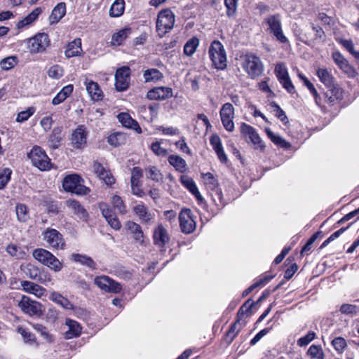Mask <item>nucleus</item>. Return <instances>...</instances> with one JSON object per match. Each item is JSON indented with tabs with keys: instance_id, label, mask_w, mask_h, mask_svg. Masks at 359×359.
Returning <instances> with one entry per match:
<instances>
[{
	"instance_id": "16",
	"label": "nucleus",
	"mask_w": 359,
	"mask_h": 359,
	"mask_svg": "<svg viewBox=\"0 0 359 359\" xmlns=\"http://www.w3.org/2000/svg\"><path fill=\"white\" fill-rule=\"evenodd\" d=\"M88 132L84 126H79L72 133L71 143L76 149L83 148L87 142Z\"/></svg>"
},
{
	"instance_id": "51",
	"label": "nucleus",
	"mask_w": 359,
	"mask_h": 359,
	"mask_svg": "<svg viewBox=\"0 0 359 359\" xmlns=\"http://www.w3.org/2000/svg\"><path fill=\"white\" fill-rule=\"evenodd\" d=\"M18 58L15 56H9L0 62V66L4 70H9L18 64Z\"/></svg>"
},
{
	"instance_id": "2",
	"label": "nucleus",
	"mask_w": 359,
	"mask_h": 359,
	"mask_svg": "<svg viewBox=\"0 0 359 359\" xmlns=\"http://www.w3.org/2000/svg\"><path fill=\"white\" fill-rule=\"evenodd\" d=\"M33 257L38 262L49 267L55 272L61 271L62 263L50 252L43 248H38L33 251Z\"/></svg>"
},
{
	"instance_id": "24",
	"label": "nucleus",
	"mask_w": 359,
	"mask_h": 359,
	"mask_svg": "<svg viewBox=\"0 0 359 359\" xmlns=\"http://www.w3.org/2000/svg\"><path fill=\"white\" fill-rule=\"evenodd\" d=\"M210 143L219 161L222 163H226L227 161V156L224 151L220 137L217 135H212L210 138Z\"/></svg>"
},
{
	"instance_id": "53",
	"label": "nucleus",
	"mask_w": 359,
	"mask_h": 359,
	"mask_svg": "<svg viewBox=\"0 0 359 359\" xmlns=\"http://www.w3.org/2000/svg\"><path fill=\"white\" fill-rule=\"evenodd\" d=\"M16 215L20 222H26L29 218L27 208L23 204H18L15 208Z\"/></svg>"
},
{
	"instance_id": "8",
	"label": "nucleus",
	"mask_w": 359,
	"mask_h": 359,
	"mask_svg": "<svg viewBox=\"0 0 359 359\" xmlns=\"http://www.w3.org/2000/svg\"><path fill=\"white\" fill-rule=\"evenodd\" d=\"M43 239L48 247L53 249H63L65 245L62 235L54 229H47L43 231Z\"/></svg>"
},
{
	"instance_id": "31",
	"label": "nucleus",
	"mask_w": 359,
	"mask_h": 359,
	"mask_svg": "<svg viewBox=\"0 0 359 359\" xmlns=\"http://www.w3.org/2000/svg\"><path fill=\"white\" fill-rule=\"evenodd\" d=\"M66 13V4L64 2L57 4L52 11L49 17L50 24L57 23Z\"/></svg>"
},
{
	"instance_id": "10",
	"label": "nucleus",
	"mask_w": 359,
	"mask_h": 359,
	"mask_svg": "<svg viewBox=\"0 0 359 359\" xmlns=\"http://www.w3.org/2000/svg\"><path fill=\"white\" fill-rule=\"evenodd\" d=\"M179 220L180 229L183 233L189 234L195 230L196 224L191 210H182L180 213Z\"/></svg>"
},
{
	"instance_id": "64",
	"label": "nucleus",
	"mask_w": 359,
	"mask_h": 359,
	"mask_svg": "<svg viewBox=\"0 0 359 359\" xmlns=\"http://www.w3.org/2000/svg\"><path fill=\"white\" fill-rule=\"evenodd\" d=\"M315 337L316 333L313 331H310L307 334L297 340V345L299 346H305L308 345L311 341H313Z\"/></svg>"
},
{
	"instance_id": "43",
	"label": "nucleus",
	"mask_w": 359,
	"mask_h": 359,
	"mask_svg": "<svg viewBox=\"0 0 359 359\" xmlns=\"http://www.w3.org/2000/svg\"><path fill=\"white\" fill-rule=\"evenodd\" d=\"M265 131L270 140L276 145L282 148L287 149L290 147V144L283 139L280 136L275 135L270 128H266Z\"/></svg>"
},
{
	"instance_id": "50",
	"label": "nucleus",
	"mask_w": 359,
	"mask_h": 359,
	"mask_svg": "<svg viewBox=\"0 0 359 359\" xmlns=\"http://www.w3.org/2000/svg\"><path fill=\"white\" fill-rule=\"evenodd\" d=\"M238 0H224V5L226 8V15L229 18H234L237 11Z\"/></svg>"
},
{
	"instance_id": "12",
	"label": "nucleus",
	"mask_w": 359,
	"mask_h": 359,
	"mask_svg": "<svg viewBox=\"0 0 359 359\" xmlns=\"http://www.w3.org/2000/svg\"><path fill=\"white\" fill-rule=\"evenodd\" d=\"M241 133L245 137H248L250 140L255 149H259L260 151L264 150L265 145L253 127L245 123H242L241 126Z\"/></svg>"
},
{
	"instance_id": "47",
	"label": "nucleus",
	"mask_w": 359,
	"mask_h": 359,
	"mask_svg": "<svg viewBox=\"0 0 359 359\" xmlns=\"http://www.w3.org/2000/svg\"><path fill=\"white\" fill-rule=\"evenodd\" d=\"M32 326L33 329L36 331L48 343L53 341V336L49 333L46 327L39 323H33Z\"/></svg>"
},
{
	"instance_id": "22",
	"label": "nucleus",
	"mask_w": 359,
	"mask_h": 359,
	"mask_svg": "<svg viewBox=\"0 0 359 359\" xmlns=\"http://www.w3.org/2000/svg\"><path fill=\"white\" fill-rule=\"evenodd\" d=\"M126 228L133 235V237L136 242L139 243L142 245H144V233L139 224L133 221H128L126 223Z\"/></svg>"
},
{
	"instance_id": "25",
	"label": "nucleus",
	"mask_w": 359,
	"mask_h": 359,
	"mask_svg": "<svg viewBox=\"0 0 359 359\" xmlns=\"http://www.w3.org/2000/svg\"><path fill=\"white\" fill-rule=\"evenodd\" d=\"M65 325L68 330L65 332V337L67 339L78 337L81 333V327L80 324L74 320L67 318Z\"/></svg>"
},
{
	"instance_id": "26",
	"label": "nucleus",
	"mask_w": 359,
	"mask_h": 359,
	"mask_svg": "<svg viewBox=\"0 0 359 359\" xmlns=\"http://www.w3.org/2000/svg\"><path fill=\"white\" fill-rule=\"evenodd\" d=\"M21 286L25 292L32 294L40 298L44 295L46 289L34 283L23 280L21 282Z\"/></svg>"
},
{
	"instance_id": "9",
	"label": "nucleus",
	"mask_w": 359,
	"mask_h": 359,
	"mask_svg": "<svg viewBox=\"0 0 359 359\" xmlns=\"http://www.w3.org/2000/svg\"><path fill=\"white\" fill-rule=\"evenodd\" d=\"M48 35L39 33L27 41V47L32 53H40L46 50L49 45Z\"/></svg>"
},
{
	"instance_id": "5",
	"label": "nucleus",
	"mask_w": 359,
	"mask_h": 359,
	"mask_svg": "<svg viewBox=\"0 0 359 359\" xmlns=\"http://www.w3.org/2000/svg\"><path fill=\"white\" fill-rule=\"evenodd\" d=\"M81 179L76 174L65 177L62 181V187L66 191L74 193L78 195H86L90 189L81 184Z\"/></svg>"
},
{
	"instance_id": "39",
	"label": "nucleus",
	"mask_w": 359,
	"mask_h": 359,
	"mask_svg": "<svg viewBox=\"0 0 359 359\" xmlns=\"http://www.w3.org/2000/svg\"><path fill=\"white\" fill-rule=\"evenodd\" d=\"M169 163L172 165L176 170L184 172L187 169V163L184 159L178 155H170L168 157Z\"/></svg>"
},
{
	"instance_id": "52",
	"label": "nucleus",
	"mask_w": 359,
	"mask_h": 359,
	"mask_svg": "<svg viewBox=\"0 0 359 359\" xmlns=\"http://www.w3.org/2000/svg\"><path fill=\"white\" fill-rule=\"evenodd\" d=\"M307 354L313 359L324 358V353L320 346L311 345L307 351Z\"/></svg>"
},
{
	"instance_id": "33",
	"label": "nucleus",
	"mask_w": 359,
	"mask_h": 359,
	"mask_svg": "<svg viewBox=\"0 0 359 359\" xmlns=\"http://www.w3.org/2000/svg\"><path fill=\"white\" fill-rule=\"evenodd\" d=\"M316 74L319 78L320 81L326 86H333L335 83V79L332 74L325 68H319L317 70Z\"/></svg>"
},
{
	"instance_id": "7",
	"label": "nucleus",
	"mask_w": 359,
	"mask_h": 359,
	"mask_svg": "<svg viewBox=\"0 0 359 359\" xmlns=\"http://www.w3.org/2000/svg\"><path fill=\"white\" fill-rule=\"evenodd\" d=\"M22 311L30 316H41L43 309L41 303L32 299L29 297L23 295L18 304Z\"/></svg>"
},
{
	"instance_id": "15",
	"label": "nucleus",
	"mask_w": 359,
	"mask_h": 359,
	"mask_svg": "<svg viewBox=\"0 0 359 359\" xmlns=\"http://www.w3.org/2000/svg\"><path fill=\"white\" fill-rule=\"evenodd\" d=\"M130 69L128 67H123L116 70L115 74V86L117 90H126L129 86Z\"/></svg>"
},
{
	"instance_id": "60",
	"label": "nucleus",
	"mask_w": 359,
	"mask_h": 359,
	"mask_svg": "<svg viewBox=\"0 0 359 359\" xmlns=\"http://www.w3.org/2000/svg\"><path fill=\"white\" fill-rule=\"evenodd\" d=\"M6 252L12 257L22 258L24 255L23 251L20 248L14 244H10L6 247Z\"/></svg>"
},
{
	"instance_id": "3",
	"label": "nucleus",
	"mask_w": 359,
	"mask_h": 359,
	"mask_svg": "<svg viewBox=\"0 0 359 359\" xmlns=\"http://www.w3.org/2000/svg\"><path fill=\"white\" fill-rule=\"evenodd\" d=\"M175 21V15L170 10L165 9L161 11L158 15L156 21V31L158 34L161 37H163L172 29Z\"/></svg>"
},
{
	"instance_id": "23",
	"label": "nucleus",
	"mask_w": 359,
	"mask_h": 359,
	"mask_svg": "<svg viewBox=\"0 0 359 359\" xmlns=\"http://www.w3.org/2000/svg\"><path fill=\"white\" fill-rule=\"evenodd\" d=\"M84 83L86 90L93 100L98 101L102 99L103 93L97 83L86 79Z\"/></svg>"
},
{
	"instance_id": "48",
	"label": "nucleus",
	"mask_w": 359,
	"mask_h": 359,
	"mask_svg": "<svg viewBox=\"0 0 359 359\" xmlns=\"http://www.w3.org/2000/svg\"><path fill=\"white\" fill-rule=\"evenodd\" d=\"M199 45V40L196 37H192L187 41L184 46V53L187 56H191Z\"/></svg>"
},
{
	"instance_id": "59",
	"label": "nucleus",
	"mask_w": 359,
	"mask_h": 359,
	"mask_svg": "<svg viewBox=\"0 0 359 359\" xmlns=\"http://www.w3.org/2000/svg\"><path fill=\"white\" fill-rule=\"evenodd\" d=\"M63 69L59 65H53L50 67L48 71L49 77L55 79H58L63 76Z\"/></svg>"
},
{
	"instance_id": "63",
	"label": "nucleus",
	"mask_w": 359,
	"mask_h": 359,
	"mask_svg": "<svg viewBox=\"0 0 359 359\" xmlns=\"http://www.w3.org/2000/svg\"><path fill=\"white\" fill-rule=\"evenodd\" d=\"M12 171L9 168H5L0 174V189H3L11 179Z\"/></svg>"
},
{
	"instance_id": "46",
	"label": "nucleus",
	"mask_w": 359,
	"mask_h": 359,
	"mask_svg": "<svg viewBox=\"0 0 359 359\" xmlns=\"http://www.w3.org/2000/svg\"><path fill=\"white\" fill-rule=\"evenodd\" d=\"M241 329V324L240 320L238 319L233 325H231L229 330L226 334V340L228 344L233 341L235 337L238 335Z\"/></svg>"
},
{
	"instance_id": "27",
	"label": "nucleus",
	"mask_w": 359,
	"mask_h": 359,
	"mask_svg": "<svg viewBox=\"0 0 359 359\" xmlns=\"http://www.w3.org/2000/svg\"><path fill=\"white\" fill-rule=\"evenodd\" d=\"M118 121L126 128H131L137 132L142 133L141 128L138 123L134 120L128 113H120L117 116Z\"/></svg>"
},
{
	"instance_id": "58",
	"label": "nucleus",
	"mask_w": 359,
	"mask_h": 359,
	"mask_svg": "<svg viewBox=\"0 0 359 359\" xmlns=\"http://www.w3.org/2000/svg\"><path fill=\"white\" fill-rule=\"evenodd\" d=\"M275 73L279 81L289 76L287 69L283 63H278L276 65L275 67Z\"/></svg>"
},
{
	"instance_id": "32",
	"label": "nucleus",
	"mask_w": 359,
	"mask_h": 359,
	"mask_svg": "<svg viewBox=\"0 0 359 359\" xmlns=\"http://www.w3.org/2000/svg\"><path fill=\"white\" fill-rule=\"evenodd\" d=\"M81 51V40L78 38L69 43L65 54L67 57H72L79 55Z\"/></svg>"
},
{
	"instance_id": "57",
	"label": "nucleus",
	"mask_w": 359,
	"mask_h": 359,
	"mask_svg": "<svg viewBox=\"0 0 359 359\" xmlns=\"http://www.w3.org/2000/svg\"><path fill=\"white\" fill-rule=\"evenodd\" d=\"M23 270L27 277L33 280H36L40 269L34 264H28L25 266Z\"/></svg>"
},
{
	"instance_id": "36",
	"label": "nucleus",
	"mask_w": 359,
	"mask_h": 359,
	"mask_svg": "<svg viewBox=\"0 0 359 359\" xmlns=\"http://www.w3.org/2000/svg\"><path fill=\"white\" fill-rule=\"evenodd\" d=\"M62 127H55L53 128L51 134L49 136L48 143L53 149H57L60 147L62 141Z\"/></svg>"
},
{
	"instance_id": "49",
	"label": "nucleus",
	"mask_w": 359,
	"mask_h": 359,
	"mask_svg": "<svg viewBox=\"0 0 359 359\" xmlns=\"http://www.w3.org/2000/svg\"><path fill=\"white\" fill-rule=\"evenodd\" d=\"M111 203L114 209L121 215H125L127 212L126 205L119 196L114 195L111 198Z\"/></svg>"
},
{
	"instance_id": "17",
	"label": "nucleus",
	"mask_w": 359,
	"mask_h": 359,
	"mask_svg": "<svg viewBox=\"0 0 359 359\" xmlns=\"http://www.w3.org/2000/svg\"><path fill=\"white\" fill-rule=\"evenodd\" d=\"M332 59L339 68H340L349 78H354L357 75L355 69L340 53H334L332 54Z\"/></svg>"
},
{
	"instance_id": "40",
	"label": "nucleus",
	"mask_w": 359,
	"mask_h": 359,
	"mask_svg": "<svg viewBox=\"0 0 359 359\" xmlns=\"http://www.w3.org/2000/svg\"><path fill=\"white\" fill-rule=\"evenodd\" d=\"M163 77V73L155 68L148 69L143 73V78L146 83L156 82L161 80Z\"/></svg>"
},
{
	"instance_id": "1",
	"label": "nucleus",
	"mask_w": 359,
	"mask_h": 359,
	"mask_svg": "<svg viewBox=\"0 0 359 359\" xmlns=\"http://www.w3.org/2000/svg\"><path fill=\"white\" fill-rule=\"evenodd\" d=\"M208 53L212 65L216 69L222 70L226 67V51L220 41L217 40L212 41Z\"/></svg>"
},
{
	"instance_id": "28",
	"label": "nucleus",
	"mask_w": 359,
	"mask_h": 359,
	"mask_svg": "<svg viewBox=\"0 0 359 359\" xmlns=\"http://www.w3.org/2000/svg\"><path fill=\"white\" fill-rule=\"evenodd\" d=\"M66 205L78 217L83 220L87 219L88 214L79 201L69 199L66 201Z\"/></svg>"
},
{
	"instance_id": "35",
	"label": "nucleus",
	"mask_w": 359,
	"mask_h": 359,
	"mask_svg": "<svg viewBox=\"0 0 359 359\" xmlns=\"http://www.w3.org/2000/svg\"><path fill=\"white\" fill-rule=\"evenodd\" d=\"M73 86L69 84L63 87L61 90L53 97L52 104L57 105L64 102L72 93Z\"/></svg>"
},
{
	"instance_id": "11",
	"label": "nucleus",
	"mask_w": 359,
	"mask_h": 359,
	"mask_svg": "<svg viewBox=\"0 0 359 359\" xmlns=\"http://www.w3.org/2000/svg\"><path fill=\"white\" fill-rule=\"evenodd\" d=\"M94 283L101 290L108 292L118 293L122 289L119 283L107 276H97Z\"/></svg>"
},
{
	"instance_id": "62",
	"label": "nucleus",
	"mask_w": 359,
	"mask_h": 359,
	"mask_svg": "<svg viewBox=\"0 0 359 359\" xmlns=\"http://www.w3.org/2000/svg\"><path fill=\"white\" fill-rule=\"evenodd\" d=\"M254 304L255 303L251 302V299L247 300L238 310V319L241 320L245 313L250 312Z\"/></svg>"
},
{
	"instance_id": "37",
	"label": "nucleus",
	"mask_w": 359,
	"mask_h": 359,
	"mask_svg": "<svg viewBox=\"0 0 359 359\" xmlns=\"http://www.w3.org/2000/svg\"><path fill=\"white\" fill-rule=\"evenodd\" d=\"M72 259L74 262H78L81 265L88 266L90 269H95L96 268L95 262L89 256L81 254H72Z\"/></svg>"
},
{
	"instance_id": "54",
	"label": "nucleus",
	"mask_w": 359,
	"mask_h": 359,
	"mask_svg": "<svg viewBox=\"0 0 359 359\" xmlns=\"http://www.w3.org/2000/svg\"><path fill=\"white\" fill-rule=\"evenodd\" d=\"M270 106L273 109V111L275 116L279 118L283 123H287L288 121V118L285 113V111L280 108V107L276 104L275 102H272L270 103Z\"/></svg>"
},
{
	"instance_id": "18",
	"label": "nucleus",
	"mask_w": 359,
	"mask_h": 359,
	"mask_svg": "<svg viewBox=\"0 0 359 359\" xmlns=\"http://www.w3.org/2000/svg\"><path fill=\"white\" fill-rule=\"evenodd\" d=\"M172 97V89L169 87H156L148 91L147 97L150 100H166Z\"/></svg>"
},
{
	"instance_id": "56",
	"label": "nucleus",
	"mask_w": 359,
	"mask_h": 359,
	"mask_svg": "<svg viewBox=\"0 0 359 359\" xmlns=\"http://www.w3.org/2000/svg\"><path fill=\"white\" fill-rule=\"evenodd\" d=\"M18 332L23 338V340L26 343H29L31 344L36 343V337L34 334L29 332L27 330L19 327L18 328Z\"/></svg>"
},
{
	"instance_id": "42",
	"label": "nucleus",
	"mask_w": 359,
	"mask_h": 359,
	"mask_svg": "<svg viewBox=\"0 0 359 359\" xmlns=\"http://www.w3.org/2000/svg\"><path fill=\"white\" fill-rule=\"evenodd\" d=\"M130 34V28H124L115 33L111 38V43L114 46L121 45Z\"/></svg>"
},
{
	"instance_id": "19",
	"label": "nucleus",
	"mask_w": 359,
	"mask_h": 359,
	"mask_svg": "<svg viewBox=\"0 0 359 359\" xmlns=\"http://www.w3.org/2000/svg\"><path fill=\"white\" fill-rule=\"evenodd\" d=\"M133 212L144 224H149L154 218V214L142 202L133 208Z\"/></svg>"
},
{
	"instance_id": "34",
	"label": "nucleus",
	"mask_w": 359,
	"mask_h": 359,
	"mask_svg": "<svg viewBox=\"0 0 359 359\" xmlns=\"http://www.w3.org/2000/svg\"><path fill=\"white\" fill-rule=\"evenodd\" d=\"M41 11L42 10L41 8H36L25 18L18 22L17 27L18 29H22L25 26L31 25L38 18L39 15L41 13Z\"/></svg>"
},
{
	"instance_id": "30",
	"label": "nucleus",
	"mask_w": 359,
	"mask_h": 359,
	"mask_svg": "<svg viewBox=\"0 0 359 359\" xmlns=\"http://www.w3.org/2000/svg\"><path fill=\"white\" fill-rule=\"evenodd\" d=\"M180 182L198 201H202L203 198L201 195L196 183L192 178L187 175H182Z\"/></svg>"
},
{
	"instance_id": "4",
	"label": "nucleus",
	"mask_w": 359,
	"mask_h": 359,
	"mask_svg": "<svg viewBox=\"0 0 359 359\" xmlns=\"http://www.w3.org/2000/svg\"><path fill=\"white\" fill-rule=\"evenodd\" d=\"M242 67L252 79L260 76L263 72V64L260 58L254 54L244 55Z\"/></svg>"
},
{
	"instance_id": "61",
	"label": "nucleus",
	"mask_w": 359,
	"mask_h": 359,
	"mask_svg": "<svg viewBox=\"0 0 359 359\" xmlns=\"http://www.w3.org/2000/svg\"><path fill=\"white\" fill-rule=\"evenodd\" d=\"M340 43L351 55L359 59V52L354 50L353 43L351 39H342Z\"/></svg>"
},
{
	"instance_id": "21",
	"label": "nucleus",
	"mask_w": 359,
	"mask_h": 359,
	"mask_svg": "<svg viewBox=\"0 0 359 359\" xmlns=\"http://www.w3.org/2000/svg\"><path fill=\"white\" fill-rule=\"evenodd\" d=\"M93 170L98 177L106 184L111 185L114 184V177L110 171L104 168L101 163L95 162L93 164Z\"/></svg>"
},
{
	"instance_id": "6",
	"label": "nucleus",
	"mask_w": 359,
	"mask_h": 359,
	"mask_svg": "<svg viewBox=\"0 0 359 359\" xmlns=\"http://www.w3.org/2000/svg\"><path fill=\"white\" fill-rule=\"evenodd\" d=\"M33 165L40 170L46 171L50 168V160L46 152L39 147H34L28 154Z\"/></svg>"
},
{
	"instance_id": "38",
	"label": "nucleus",
	"mask_w": 359,
	"mask_h": 359,
	"mask_svg": "<svg viewBox=\"0 0 359 359\" xmlns=\"http://www.w3.org/2000/svg\"><path fill=\"white\" fill-rule=\"evenodd\" d=\"M50 299L65 309L72 310L74 309V305L70 302V301L58 292H53L50 294Z\"/></svg>"
},
{
	"instance_id": "20",
	"label": "nucleus",
	"mask_w": 359,
	"mask_h": 359,
	"mask_svg": "<svg viewBox=\"0 0 359 359\" xmlns=\"http://www.w3.org/2000/svg\"><path fill=\"white\" fill-rule=\"evenodd\" d=\"M154 243L159 247H164L170 241V236L162 224H158L153 233Z\"/></svg>"
},
{
	"instance_id": "13",
	"label": "nucleus",
	"mask_w": 359,
	"mask_h": 359,
	"mask_svg": "<svg viewBox=\"0 0 359 359\" xmlns=\"http://www.w3.org/2000/svg\"><path fill=\"white\" fill-rule=\"evenodd\" d=\"M221 121L224 128L232 132L234 129V108L231 103H225L222 105L220 109Z\"/></svg>"
},
{
	"instance_id": "45",
	"label": "nucleus",
	"mask_w": 359,
	"mask_h": 359,
	"mask_svg": "<svg viewBox=\"0 0 359 359\" xmlns=\"http://www.w3.org/2000/svg\"><path fill=\"white\" fill-rule=\"evenodd\" d=\"M127 137L122 133H114L108 137V142L114 147H118L125 144Z\"/></svg>"
},
{
	"instance_id": "55",
	"label": "nucleus",
	"mask_w": 359,
	"mask_h": 359,
	"mask_svg": "<svg viewBox=\"0 0 359 359\" xmlns=\"http://www.w3.org/2000/svg\"><path fill=\"white\" fill-rule=\"evenodd\" d=\"M334 350L338 353H342L347 346L346 341L344 338L338 337L332 339L331 342Z\"/></svg>"
},
{
	"instance_id": "44",
	"label": "nucleus",
	"mask_w": 359,
	"mask_h": 359,
	"mask_svg": "<svg viewBox=\"0 0 359 359\" xmlns=\"http://www.w3.org/2000/svg\"><path fill=\"white\" fill-rule=\"evenodd\" d=\"M124 8V0H116L110 8L109 15L114 18L119 17L123 13Z\"/></svg>"
},
{
	"instance_id": "14",
	"label": "nucleus",
	"mask_w": 359,
	"mask_h": 359,
	"mask_svg": "<svg viewBox=\"0 0 359 359\" xmlns=\"http://www.w3.org/2000/svg\"><path fill=\"white\" fill-rule=\"evenodd\" d=\"M266 22L269 25L270 32L274 35L276 39L281 43H285L287 38L283 33L279 15H271L266 19Z\"/></svg>"
},
{
	"instance_id": "41",
	"label": "nucleus",
	"mask_w": 359,
	"mask_h": 359,
	"mask_svg": "<svg viewBox=\"0 0 359 359\" xmlns=\"http://www.w3.org/2000/svg\"><path fill=\"white\" fill-rule=\"evenodd\" d=\"M145 177L147 179H151L156 182H160L163 180V175L160 170L156 166H149L144 169Z\"/></svg>"
},
{
	"instance_id": "29",
	"label": "nucleus",
	"mask_w": 359,
	"mask_h": 359,
	"mask_svg": "<svg viewBox=\"0 0 359 359\" xmlns=\"http://www.w3.org/2000/svg\"><path fill=\"white\" fill-rule=\"evenodd\" d=\"M327 88L328 90L325 92V96L329 103L333 104L335 101L343 98V90L335 83L333 86Z\"/></svg>"
}]
</instances>
